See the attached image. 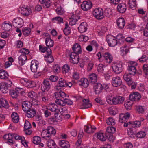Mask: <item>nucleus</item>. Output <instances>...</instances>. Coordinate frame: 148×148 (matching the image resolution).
<instances>
[{"label": "nucleus", "instance_id": "obj_1", "mask_svg": "<svg viewBox=\"0 0 148 148\" xmlns=\"http://www.w3.org/2000/svg\"><path fill=\"white\" fill-rule=\"evenodd\" d=\"M12 85L11 81L9 79L6 82H2L0 84V90L3 93H6L8 91V88H10Z\"/></svg>", "mask_w": 148, "mask_h": 148}, {"label": "nucleus", "instance_id": "obj_2", "mask_svg": "<svg viewBox=\"0 0 148 148\" xmlns=\"http://www.w3.org/2000/svg\"><path fill=\"white\" fill-rule=\"evenodd\" d=\"M116 131V128L113 127H109L107 128L105 135L108 137V139L110 141H112L114 140L113 134Z\"/></svg>", "mask_w": 148, "mask_h": 148}, {"label": "nucleus", "instance_id": "obj_3", "mask_svg": "<svg viewBox=\"0 0 148 148\" xmlns=\"http://www.w3.org/2000/svg\"><path fill=\"white\" fill-rule=\"evenodd\" d=\"M51 82L48 79L44 80L41 88V90L43 92H47L51 87Z\"/></svg>", "mask_w": 148, "mask_h": 148}, {"label": "nucleus", "instance_id": "obj_4", "mask_svg": "<svg viewBox=\"0 0 148 148\" xmlns=\"http://www.w3.org/2000/svg\"><path fill=\"white\" fill-rule=\"evenodd\" d=\"M94 16L97 19H101L104 17L103 11L101 8H98L95 9L93 13Z\"/></svg>", "mask_w": 148, "mask_h": 148}, {"label": "nucleus", "instance_id": "obj_5", "mask_svg": "<svg viewBox=\"0 0 148 148\" xmlns=\"http://www.w3.org/2000/svg\"><path fill=\"white\" fill-rule=\"evenodd\" d=\"M106 40L110 46L113 47L115 46L117 44H119L115 37L112 35L107 36Z\"/></svg>", "mask_w": 148, "mask_h": 148}, {"label": "nucleus", "instance_id": "obj_6", "mask_svg": "<svg viewBox=\"0 0 148 148\" xmlns=\"http://www.w3.org/2000/svg\"><path fill=\"white\" fill-rule=\"evenodd\" d=\"M23 23V21L22 19L20 17L15 18L12 22V25L15 27L21 28Z\"/></svg>", "mask_w": 148, "mask_h": 148}, {"label": "nucleus", "instance_id": "obj_7", "mask_svg": "<svg viewBox=\"0 0 148 148\" xmlns=\"http://www.w3.org/2000/svg\"><path fill=\"white\" fill-rule=\"evenodd\" d=\"M114 72L116 73L119 74L122 71V64L121 62L114 63L112 66Z\"/></svg>", "mask_w": 148, "mask_h": 148}, {"label": "nucleus", "instance_id": "obj_8", "mask_svg": "<svg viewBox=\"0 0 148 148\" xmlns=\"http://www.w3.org/2000/svg\"><path fill=\"white\" fill-rule=\"evenodd\" d=\"M23 89L22 88H17L15 90H11L10 91V94L12 97L13 98H16L18 97V94L21 92V94L24 93L23 92Z\"/></svg>", "mask_w": 148, "mask_h": 148}, {"label": "nucleus", "instance_id": "obj_9", "mask_svg": "<svg viewBox=\"0 0 148 148\" xmlns=\"http://www.w3.org/2000/svg\"><path fill=\"white\" fill-rule=\"evenodd\" d=\"M82 9L84 11H87L91 8L92 3L90 1H84L81 5Z\"/></svg>", "mask_w": 148, "mask_h": 148}, {"label": "nucleus", "instance_id": "obj_10", "mask_svg": "<svg viewBox=\"0 0 148 148\" xmlns=\"http://www.w3.org/2000/svg\"><path fill=\"white\" fill-rule=\"evenodd\" d=\"M112 85L115 87H118L121 84L122 81L120 77H113L111 81Z\"/></svg>", "mask_w": 148, "mask_h": 148}, {"label": "nucleus", "instance_id": "obj_11", "mask_svg": "<svg viewBox=\"0 0 148 148\" xmlns=\"http://www.w3.org/2000/svg\"><path fill=\"white\" fill-rule=\"evenodd\" d=\"M70 62L74 64L78 63L79 62V56L78 54L75 53H71L70 55Z\"/></svg>", "mask_w": 148, "mask_h": 148}, {"label": "nucleus", "instance_id": "obj_12", "mask_svg": "<svg viewBox=\"0 0 148 148\" xmlns=\"http://www.w3.org/2000/svg\"><path fill=\"white\" fill-rule=\"evenodd\" d=\"M21 14L23 15L27 16L31 13L30 9L27 6L24 5L21 7Z\"/></svg>", "mask_w": 148, "mask_h": 148}, {"label": "nucleus", "instance_id": "obj_13", "mask_svg": "<svg viewBox=\"0 0 148 148\" xmlns=\"http://www.w3.org/2000/svg\"><path fill=\"white\" fill-rule=\"evenodd\" d=\"M67 82L64 79L60 78L58 82V85L56 86L55 89L57 90L60 89V87L63 88L67 87Z\"/></svg>", "mask_w": 148, "mask_h": 148}, {"label": "nucleus", "instance_id": "obj_14", "mask_svg": "<svg viewBox=\"0 0 148 148\" xmlns=\"http://www.w3.org/2000/svg\"><path fill=\"white\" fill-rule=\"evenodd\" d=\"M51 50L49 49L47 51V54L45 56V60L46 61L49 63H52L54 61V58L53 56L51 55Z\"/></svg>", "mask_w": 148, "mask_h": 148}, {"label": "nucleus", "instance_id": "obj_15", "mask_svg": "<svg viewBox=\"0 0 148 148\" xmlns=\"http://www.w3.org/2000/svg\"><path fill=\"white\" fill-rule=\"evenodd\" d=\"M114 105L122 104L125 101V98L122 96L116 95L114 96Z\"/></svg>", "mask_w": 148, "mask_h": 148}, {"label": "nucleus", "instance_id": "obj_16", "mask_svg": "<svg viewBox=\"0 0 148 148\" xmlns=\"http://www.w3.org/2000/svg\"><path fill=\"white\" fill-rule=\"evenodd\" d=\"M130 117V114L129 113L121 114L119 116V121L121 123H124L127 121V120L129 119Z\"/></svg>", "mask_w": 148, "mask_h": 148}, {"label": "nucleus", "instance_id": "obj_17", "mask_svg": "<svg viewBox=\"0 0 148 148\" xmlns=\"http://www.w3.org/2000/svg\"><path fill=\"white\" fill-rule=\"evenodd\" d=\"M93 88L95 93L99 94L103 90L102 85L100 83H97L94 84Z\"/></svg>", "mask_w": 148, "mask_h": 148}, {"label": "nucleus", "instance_id": "obj_18", "mask_svg": "<svg viewBox=\"0 0 148 148\" xmlns=\"http://www.w3.org/2000/svg\"><path fill=\"white\" fill-rule=\"evenodd\" d=\"M105 61L108 63H111L113 60V57L111 54L108 53H105L103 56Z\"/></svg>", "mask_w": 148, "mask_h": 148}, {"label": "nucleus", "instance_id": "obj_19", "mask_svg": "<svg viewBox=\"0 0 148 148\" xmlns=\"http://www.w3.org/2000/svg\"><path fill=\"white\" fill-rule=\"evenodd\" d=\"M130 99L132 101L139 100L141 98L140 94L137 92L132 93L129 96Z\"/></svg>", "mask_w": 148, "mask_h": 148}, {"label": "nucleus", "instance_id": "obj_20", "mask_svg": "<svg viewBox=\"0 0 148 148\" xmlns=\"http://www.w3.org/2000/svg\"><path fill=\"white\" fill-rule=\"evenodd\" d=\"M39 65L38 62L35 60H32L31 62L30 69L31 71L33 72L37 71L38 65Z\"/></svg>", "mask_w": 148, "mask_h": 148}, {"label": "nucleus", "instance_id": "obj_21", "mask_svg": "<svg viewBox=\"0 0 148 148\" xmlns=\"http://www.w3.org/2000/svg\"><path fill=\"white\" fill-rule=\"evenodd\" d=\"M2 27L6 31H9L12 29V25L11 23L8 21H5L2 24Z\"/></svg>", "mask_w": 148, "mask_h": 148}, {"label": "nucleus", "instance_id": "obj_22", "mask_svg": "<svg viewBox=\"0 0 148 148\" xmlns=\"http://www.w3.org/2000/svg\"><path fill=\"white\" fill-rule=\"evenodd\" d=\"M47 108L51 111L55 112V113L57 112H59V109L58 108L57 105L55 103L49 104L48 105Z\"/></svg>", "mask_w": 148, "mask_h": 148}, {"label": "nucleus", "instance_id": "obj_23", "mask_svg": "<svg viewBox=\"0 0 148 148\" xmlns=\"http://www.w3.org/2000/svg\"><path fill=\"white\" fill-rule=\"evenodd\" d=\"M88 29V25L86 22H83L78 27V30L80 32L82 33L85 32Z\"/></svg>", "mask_w": 148, "mask_h": 148}, {"label": "nucleus", "instance_id": "obj_24", "mask_svg": "<svg viewBox=\"0 0 148 148\" xmlns=\"http://www.w3.org/2000/svg\"><path fill=\"white\" fill-rule=\"evenodd\" d=\"M72 48L73 52L71 53H75L78 54L81 53L82 52L81 47L79 44L75 43L73 45Z\"/></svg>", "mask_w": 148, "mask_h": 148}, {"label": "nucleus", "instance_id": "obj_25", "mask_svg": "<svg viewBox=\"0 0 148 148\" xmlns=\"http://www.w3.org/2000/svg\"><path fill=\"white\" fill-rule=\"evenodd\" d=\"M22 106L23 110L24 112H25L31 108L32 104L28 101H25L23 102Z\"/></svg>", "mask_w": 148, "mask_h": 148}, {"label": "nucleus", "instance_id": "obj_26", "mask_svg": "<svg viewBox=\"0 0 148 148\" xmlns=\"http://www.w3.org/2000/svg\"><path fill=\"white\" fill-rule=\"evenodd\" d=\"M117 26L119 28L123 29L125 25V22L124 19L123 18H119L116 20Z\"/></svg>", "mask_w": 148, "mask_h": 148}, {"label": "nucleus", "instance_id": "obj_27", "mask_svg": "<svg viewBox=\"0 0 148 148\" xmlns=\"http://www.w3.org/2000/svg\"><path fill=\"white\" fill-rule=\"evenodd\" d=\"M129 73H125L123 77L124 80L127 83L129 86L133 84V81Z\"/></svg>", "mask_w": 148, "mask_h": 148}, {"label": "nucleus", "instance_id": "obj_28", "mask_svg": "<svg viewBox=\"0 0 148 148\" xmlns=\"http://www.w3.org/2000/svg\"><path fill=\"white\" fill-rule=\"evenodd\" d=\"M96 127L94 126H85L84 127V131L87 133H93L96 130Z\"/></svg>", "mask_w": 148, "mask_h": 148}, {"label": "nucleus", "instance_id": "obj_29", "mask_svg": "<svg viewBox=\"0 0 148 148\" xmlns=\"http://www.w3.org/2000/svg\"><path fill=\"white\" fill-rule=\"evenodd\" d=\"M127 7L126 5L124 3L119 4L117 7V10L120 13H123L126 10Z\"/></svg>", "mask_w": 148, "mask_h": 148}, {"label": "nucleus", "instance_id": "obj_30", "mask_svg": "<svg viewBox=\"0 0 148 148\" xmlns=\"http://www.w3.org/2000/svg\"><path fill=\"white\" fill-rule=\"evenodd\" d=\"M92 106L91 104L89 103L88 99H84L83 100L81 106V109H86L89 108Z\"/></svg>", "mask_w": 148, "mask_h": 148}, {"label": "nucleus", "instance_id": "obj_31", "mask_svg": "<svg viewBox=\"0 0 148 148\" xmlns=\"http://www.w3.org/2000/svg\"><path fill=\"white\" fill-rule=\"evenodd\" d=\"M54 96L56 98H62L64 99L66 97H69V96L67 94L62 91L56 92L54 93Z\"/></svg>", "mask_w": 148, "mask_h": 148}, {"label": "nucleus", "instance_id": "obj_32", "mask_svg": "<svg viewBox=\"0 0 148 148\" xmlns=\"http://www.w3.org/2000/svg\"><path fill=\"white\" fill-rule=\"evenodd\" d=\"M45 42L46 45L49 48L52 47L53 46L54 41L51 39L50 36L46 38Z\"/></svg>", "mask_w": 148, "mask_h": 148}, {"label": "nucleus", "instance_id": "obj_33", "mask_svg": "<svg viewBox=\"0 0 148 148\" xmlns=\"http://www.w3.org/2000/svg\"><path fill=\"white\" fill-rule=\"evenodd\" d=\"M9 75L6 71L5 70H0V78L1 79L7 80L8 79Z\"/></svg>", "mask_w": 148, "mask_h": 148}, {"label": "nucleus", "instance_id": "obj_34", "mask_svg": "<svg viewBox=\"0 0 148 148\" xmlns=\"http://www.w3.org/2000/svg\"><path fill=\"white\" fill-rule=\"evenodd\" d=\"M79 85H81L84 87H87L89 84V82L87 79L82 78L78 81Z\"/></svg>", "mask_w": 148, "mask_h": 148}, {"label": "nucleus", "instance_id": "obj_35", "mask_svg": "<svg viewBox=\"0 0 148 148\" xmlns=\"http://www.w3.org/2000/svg\"><path fill=\"white\" fill-rule=\"evenodd\" d=\"M18 62L21 65H23L27 60V56L25 55H21L18 57Z\"/></svg>", "mask_w": 148, "mask_h": 148}, {"label": "nucleus", "instance_id": "obj_36", "mask_svg": "<svg viewBox=\"0 0 148 148\" xmlns=\"http://www.w3.org/2000/svg\"><path fill=\"white\" fill-rule=\"evenodd\" d=\"M40 97L41 101L46 102L48 101L49 99V97L47 94L45 92L40 93Z\"/></svg>", "mask_w": 148, "mask_h": 148}, {"label": "nucleus", "instance_id": "obj_37", "mask_svg": "<svg viewBox=\"0 0 148 148\" xmlns=\"http://www.w3.org/2000/svg\"><path fill=\"white\" fill-rule=\"evenodd\" d=\"M59 144L62 148H69L70 147L69 143L65 140L60 141Z\"/></svg>", "mask_w": 148, "mask_h": 148}, {"label": "nucleus", "instance_id": "obj_38", "mask_svg": "<svg viewBox=\"0 0 148 148\" xmlns=\"http://www.w3.org/2000/svg\"><path fill=\"white\" fill-rule=\"evenodd\" d=\"M25 112H26L27 116L28 118L34 117L35 116L36 113L35 110L34 109L31 108Z\"/></svg>", "mask_w": 148, "mask_h": 148}, {"label": "nucleus", "instance_id": "obj_39", "mask_svg": "<svg viewBox=\"0 0 148 148\" xmlns=\"http://www.w3.org/2000/svg\"><path fill=\"white\" fill-rule=\"evenodd\" d=\"M80 18V17L78 16H73L72 18L69 19V24L71 26L75 25L76 22Z\"/></svg>", "mask_w": 148, "mask_h": 148}, {"label": "nucleus", "instance_id": "obj_40", "mask_svg": "<svg viewBox=\"0 0 148 148\" xmlns=\"http://www.w3.org/2000/svg\"><path fill=\"white\" fill-rule=\"evenodd\" d=\"M97 137L99 140L102 141H105L107 138H108V137H106V136H104V133L102 132H98L97 134Z\"/></svg>", "mask_w": 148, "mask_h": 148}, {"label": "nucleus", "instance_id": "obj_41", "mask_svg": "<svg viewBox=\"0 0 148 148\" xmlns=\"http://www.w3.org/2000/svg\"><path fill=\"white\" fill-rule=\"evenodd\" d=\"M11 117L13 122L15 123H17L19 120V117L18 114L15 112L12 113Z\"/></svg>", "mask_w": 148, "mask_h": 148}, {"label": "nucleus", "instance_id": "obj_42", "mask_svg": "<svg viewBox=\"0 0 148 148\" xmlns=\"http://www.w3.org/2000/svg\"><path fill=\"white\" fill-rule=\"evenodd\" d=\"M106 99V102L108 104L111 105H114L113 96L112 95H108L107 96Z\"/></svg>", "mask_w": 148, "mask_h": 148}, {"label": "nucleus", "instance_id": "obj_43", "mask_svg": "<svg viewBox=\"0 0 148 148\" xmlns=\"http://www.w3.org/2000/svg\"><path fill=\"white\" fill-rule=\"evenodd\" d=\"M41 136L47 140H49L51 138L50 134L48 133L46 130H43L41 134Z\"/></svg>", "mask_w": 148, "mask_h": 148}, {"label": "nucleus", "instance_id": "obj_44", "mask_svg": "<svg viewBox=\"0 0 148 148\" xmlns=\"http://www.w3.org/2000/svg\"><path fill=\"white\" fill-rule=\"evenodd\" d=\"M8 108L9 107L7 101L5 99L1 98L0 99V108L1 107Z\"/></svg>", "mask_w": 148, "mask_h": 148}, {"label": "nucleus", "instance_id": "obj_45", "mask_svg": "<svg viewBox=\"0 0 148 148\" xmlns=\"http://www.w3.org/2000/svg\"><path fill=\"white\" fill-rule=\"evenodd\" d=\"M127 70L129 74L132 75H134L137 73V70L135 67H128Z\"/></svg>", "mask_w": 148, "mask_h": 148}, {"label": "nucleus", "instance_id": "obj_46", "mask_svg": "<svg viewBox=\"0 0 148 148\" xmlns=\"http://www.w3.org/2000/svg\"><path fill=\"white\" fill-rule=\"evenodd\" d=\"M65 27L63 30V32L66 35H67L70 33L71 30L68 23H65Z\"/></svg>", "mask_w": 148, "mask_h": 148}, {"label": "nucleus", "instance_id": "obj_47", "mask_svg": "<svg viewBox=\"0 0 148 148\" xmlns=\"http://www.w3.org/2000/svg\"><path fill=\"white\" fill-rule=\"evenodd\" d=\"M109 111L110 114L115 115L117 113L118 110L115 107L112 106L109 108Z\"/></svg>", "mask_w": 148, "mask_h": 148}, {"label": "nucleus", "instance_id": "obj_48", "mask_svg": "<svg viewBox=\"0 0 148 148\" xmlns=\"http://www.w3.org/2000/svg\"><path fill=\"white\" fill-rule=\"evenodd\" d=\"M46 130L48 133L50 134L51 136V135H54L56 134V130L53 127L51 126L48 127Z\"/></svg>", "mask_w": 148, "mask_h": 148}, {"label": "nucleus", "instance_id": "obj_49", "mask_svg": "<svg viewBox=\"0 0 148 148\" xmlns=\"http://www.w3.org/2000/svg\"><path fill=\"white\" fill-rule=\"evenodd\" d=\"M116 39L118 42L119 45H120L123 43V39L124 38L123 37L121 34H119L116 37Z\"/></svg>", "mask_w": 148, "mask_h": 148}, {"label": "nucleus", "instance_id": "obj_50", "mask_svg": "<svg viewBox=\"0 0 148 148\" xmlns=\"http://www.w3.org/2000/svg\"><path fill=\"white\" fill-rule=\"evenodd\" d=\"M47 145L49 148H55L56 145L54 141L53 140H49L47 141Z\"/></svg>", "mask_w": 148, "mask_h": 148}, {"label": "nucleus", "instance_id": "obj_51", "mask_svg": "<svg viewBox=\"0 0 148 148\" xmlns=\"http://www.w3.org/2000/svg\"><path fill=\"white\" fill-rule=\"evenodd\" d=\"M90 81L92 83H95L97 81V75L94 73L90 74L89 76Z\"/></svg>", "mask_w": 148, "mask_h": 148}, {"label": "nucleus", "instance_id": "obj_52", "mask_svg": "<svg viewBox=\"0 0 148 148\" xmlns=\"http://www.w3.org/2000/svg\"><path fill=\"white\" fill-rule=\"evenodd\" d=\"M132 101L130 100H127L125 101L124 106L127 110H130V109L131 106L133 103Z\"/></svg>", "mask_w": 148, "mask_h": 148}, {"label": "nucleus", "instance_id": "obj_53", "mask_svg": "<svg viewBox=\"0 0 148 148\" xmlns=\"http://www.w3.org/2000/svg\"><path fill=\"white\" fill-rule=\"evenodd\" d=\"M52 20L54 22H56L60 24L63 23V18L59 16L55 17L52 18Z\"/></svg>", "mask_w": 148, "mask_h": 148}, {"label": "nucleus", "instance_id": "obj_54", "mask_svg": "<svg viewBox=\"0 0 148 148\" xmlns=\"http://www.w3.org/2000/svg\"><path fill=\"white\" fill-rule=\"evenodd\" d=\"M32 141L34 144L38 145L41 142V138L39 136H35L33 138Z\"/></svg>", "mask_w": 148, "mask_h": 148}, {"label": "nucleus", "instance_id": "obj_55", "mask_svg": "<svg viewBox=\"0 0 148 148\" xmlns=\"http://www.w3.org/2000/svg\"><path fill=\"white\" fill-rule=\"evenodd\" d=\"M136 109L138 113H143L144 112L145 108L142 106L138 105L136 106Z\"/></svg>", "mask_w": 148, "mask_h": 148}, {"label": "nucleus", "instance_id": "obj_56", "mask_svg": "<svg viewBox=\"0 0 148 148\" xmlns=\"http://www.w3.org/2000/svg\"><path fill=\"white\" fill-rule=\"evenodd\" d=\"M148 59L147 56L146 55H143L138 60L140 62L144 63L147 62Z\"/></svg>", "mask_w": 148, "mask_h": 148}, {"label": "nucleus", "instance_id": "obj_57", "mask_svg": "<svg viewBox=\"0 0 148 148\" xmlns=\"http://www.w3.org/2000/svg\"><path fill=\"white\" fill-rule=\"evenodd\" d=\"M22 31L23 34L26 36L30 34L31 31V29L29 28L25 27L23 29Z\"/></svg>", "mask_w": 148, "mask_h": 148}, {"label": "nucleus", "instance_id": "obj_58", "mask_svg": "<svg viewBox=\"0 0 148 148\" xmlns=\"http://www.w3.org/2000/svg\"><path fill=\"white\" fill-rule=\"evenodd\" d=\"M112 14L111 10L110 9H107L105 10L104 15L108 18H110Z\"/></svg>", "mask_w": 148, "mask_h": 148}, {"label": "nucleus", "instance_id": "obj_59", "mask_svg": "<svg viewBox=\"0 0 148 148\" xmlns=\"http://www.w3.org/2000/svg\"><path fill=\"white\" fill-rule=\"evenodd\" d=\"M56 104L58 106H65L64 99L62 100L59 99H57L55 100Z\"/></svg>", "mask_w": 148, "mask_h": 148}, {"label": "nucleus", "instance_id": "obj_60", "mask_svg": "<svg viewBox=\"0 0 148 148\" xmlns=\"http://www.w3.org/2000/svg\"><path fill=\"white\" fill-rule=\"evenodd\" d=\"M146 135V132L144 131H140L136 134L137 137L139 138H143Z\"/></svg>", "mask_w": 148, "mask_h": 148}, {"label": "nucleus", "instance_id": "obj_61", "mask_svg": "<svg viewBox=\"0 0 148 148\" xmlns=\"http://www.w3.org/2000/svg\"><path fill=\"white\" fill-rule=\"evenodd\" d=\"M62 70L63 73H66L70 70V66L67 64L64 65L62 68Z\"/></svg>", "mask_w": 148, "mask_h": 148}, {"label": "nucleus", "instance_id": "obj_62", "mask_svg": "<svg viewBox=\"0 0 148 148\" xmlns=\"http://www.w3.org/2000/svg\"><path fill=\"white\" fill-rule=\"evenodd\" d=\"M106 123L108 125H113L115 124L114 119L112 117L108 118L107 120Z\"/></svg>", "mask_w": 148, "mask_h": 148}, {"label": "nucleus", "instance_id": "obj_63", "mask_svg": "<svg viewBox=\"0 0 148 148\" xmlns=\"http://www.w3.org/2000/svg\"><path fill=\"white\" fill-rule=\"evenodd\" d=\"M49 48H47L46 47H45L44 45H40L39 46V50L42 53H44L48 50Z\"/></svg>", "mask_w": 148, "mask_h": 148}, {"label": "nucleus", "instance_id": "obj_64", "mask_svg": "<svg viewBox=\"0 0 148 148\" xmlns=\"http://www.w3.org/2000/svg\"><path fill=\"white\" fill-rule=\"evenodd\" d=\"M128 3L130 7L132 8L136 7V1L135 0H130Z\"/></svg>", "mask_w": 148, "mask_h": 148}]
</instances>
